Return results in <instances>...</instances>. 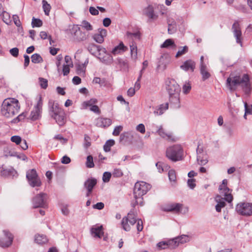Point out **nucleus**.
Wrapping results in <instances>:
<instances>
[{
	"label": "nucleus",
	"mask_w": 252,
	"mask_h": 252,
	"mask_svg": "<svg viewBox=\"0 0 252 252\" xmlns=\"http://www.w3.org/2000/svg\"><path fill=\"white\" fill-rule=\"evenodd\" d=\"M226 86L231 91L240 87L246 95H250L252 91V85L248 74L231 73L226 80Z\"/></svg>",
	"instance_id": "f257e3e1"
},
{
	"label": "nucleus",
	"mask_w": 252,
	"mask_h": 252,
	"mask_svg": "<svg viewBox=\"0 0 252 252\" xmlns=\"http://www.w3.org/2000/svg\"><path fill=\"white\" fill-rule=\"evenodd\" d=\"M227 184V180L224 179L219 187L220 193L224 195V198H222L219 195L215 198V200L218 203L216 206V210L218 212H220L221 209L225 206V200L229 203L231 202L233 200V197L231 194L232 190L228 188Z\"/></svg>",
	"instance_id": "f03ea898"
},
{
	"label": "nucleus",
	"mask_w": 252,
	"mask_h": 252,
	"mask_svg": "<svg viewBox=\"0 0 252 252\" xmlns=\"http://www.w3.org/2000/svg\"><path fill=\"white\" fill-rule=\"evenodd\" d=\"M166 89L169 94V100L175 108L180 107L179 95L181 91L179 85L173 79H168L166 81Z\"/></svg>",
	"instance_id": "7ed1b4c3"
},
{
	"label": "nucleus",
	"mask_w": 252,
	"mask_h": 252,
	"mask_svg": "<svg viewBox=\"0 0 252 252\" xmlns=\"http://www.w3.org/2000/svg\"><path fill=\"white\" fill-rule=\"evenodd\" d=\"M151 188V186L150 184L143 181H139L135 183L133 189L135 202L132 203L133 207H135L137 205H143V196L147 193Z\"/></svg>",
	"instance_id": "20e7f679"
},
{
	"label": "nucleus",
	"mask_w": 252,
	"mask_h": 252,
	"mask_svg": "<svg viewBox=\"0 0 252 252\" xmlns=\"http://www.w3.org/2000/svg\"><path fill=\"white\" fill-rule=\"evenodd\" d=\"M20 109L18 100L13 98L5 99L1 105V112L6 118H10L16 115Z\"/></svg>",
	"instance_id": "39448f33"
},
{
	"label": "nucleus",
	"mask_w": 252,
	"mask_h": 252,
	"mask_svg": "<svg viewBox=\"0 0 252 252\" xmlns=\"http://www.w3.org/2000/svg\"><path fill=\"white\" fill-rule=\"evenodd\" d=\"M48 105L50 116L56 120L59 126L63 125L65 122V114L64 111L59 107L58 103L53 100H50Z\"/></svg>",
	"instance_id": "423d86ee"
},
{
	"label": "nucleus",
	"mask_w": 252,
	"mask_h": 252,
	"mask_svg": "<svg viewBox=\"0 0 252 252\" xmlns=\"http://www.w3.org/2000/svg\"><path fill=\"white\" fill-rule=\"evenodd\" d=\"M137 213L134 210H131L127 214V217L124 218L122 220V225L124 230L129 231L130 226L133 225L137 222V229L138 231H141L143 228V221L141 220L136 219Z\"/></svg>",
	"instance_id": "0eeeda50"
},
{
	"label": "nucleus",
	"mask_w": 252,
	"mask_h": 252,
	"mask_svg": "<svg viewBox=\"0 0 252 252\" xmlns=\"http://www.w3.org/2000/svg\"><path fill=\"white\" fill-rule=\"evenodd\" d=\"M190 239V237L189 236L183 235L173 239L162 241L157 244V247L159 251L167 248L174 249L178 247L180 244H184L189 242Z\"/></svg>",
	"instance_id": "6e6552de"
},
{
	"label": "nucleus",
	"mask_w": 252,
	"mask_h": 252,
	"mask_svg": "<svg viewBox=\"0 0 252 252\" xmlns=\"http://www.w3.org/2000/svg\"><path fill=\"white\" fill-rule=\"evenodd\" d=\"M166 156L173 161L181 160L183 157V150L180 145H175L168 147L166 151Z\"/></svg>",
	"instance_id": "1a4fd4ad"
},
{
	"label": "nucleus",
	"mask_w": 252,
	"mask_h": 252,
	"mask_svg": "<svg viewBox=\"0 0 252 252\" xmlns=\"http://www.w3.org/2000/svg\"><path fill=\"white\" fill-rule=\"evenodd\" d=\"M48 196L46 193H40L32 198V203L34 208H43L48 207Z\"/></svg>",
	"instance_id": "9d476101"
},
{
	"label": "nucleus",
	"mask_w": 252,
	"mask_h": 252,
	"mask_svg": "<svg viewBox=\"0 0 252 252\" xmlns=\"http://www.w3.org/2000/svg\"><path fill=\"white\" fill-rule=\"evenodd\" d=\"M26 177L30 185L32 187L41 186V182L35 169L28 170L27 172Z\"/></svg>",
	"instance_id": "9b49d317"
},
{
	"label": "nucleus",
	"mask_w": 252,
	"mask_h": 252,
	"mask_svg": "<svg viewBox=\"0 0 252 252\" xmlns=\"http://www.w3.org/2000/svg\"><path fill=\"white\" fill-rule=\"evenodd\" d=\"M237 212L242 216H250L252 215V203H240L236 207Z\"/></svg>",
	"instance_id": "f8f14e48"
},
{
	"label": "nucleus",
	"mask_w": 252,
	"mask_h": 252,
	"mask_svg": "<svg viewBox=\"0 0 252 252\" xmlns=\"http://www.w3.org/2000/svg\"><path fill=\"white\" fill-rule=\"evenodd\" d=\"M4 236L0 238V247L7 248L11 245L13 240V235L7 230H3Z\"/></svg>",
	"instance_id": "ddd939ff"
},
{
	"label": "nucleus",
	"mask_w": 252,
	"mask_h": 252,
	"mask_svg": "<svg viewBox=\"0 0 252 252\" xmlns=\"http://www.w3.org/2000/svg\"><path fill=\"white\" fill-rule=\"evenodd\" d=\"M43 102L42 97H39L36 105L31 112L30 118L32 121H35L41 117Z\"/></svg>",
	"instance_id": "4468645a"
},
{
	"label": "nucleus",
	"mask_w": 252,
	"mask_h": 252,
	"mask_svg": "<svg viewBox=\"0 0 252 252\" xmlns=\"http://www.w3.org/2000/svg\"><path fill=\"white\" fill-rule=\"evenodd\" d=\"M91 233L94 238H101L104 234L103 226L98 224L93 225L91 229Z\"/></svg>",
	"instance_id": "2eb2a0df"
},
{
	"label": "nucleus",
	"mask_w": 252,
	"mask_h": 252,
	"mask_svg": "<svg viewBox=\"0 0 252 252\" xmlns=\"http://www.w3.org/2000/svg\"><path fill=\"white\" fill-rule=\"evenodd\" d=\"M182 205L180 203H170L164 206L162 209L164 211L173 212L178 213L181 212Z\"/></svg>",
	"instance_id": "dca6fc26"
},
{
	"label": "nucleus",
	"mask_w": 252,
	"mask_h": 252,
	"mask_svg": "<svg viewBox=\"0 0 252 252\" xmlns=\"http://www.w3.org/2000/svg\"><path fill=\"white\" fill-rule=\"evenodd\" d=\"M97 57L102 63L108 64L110 63V55L107 53L104 48H101L97 54Z\"/></svg>",
	"instance_id": "f3484780"
},
{
	"label": "nucleus",
	"mask_w": 252,
	"mask_h": 252,
	"mask_svg": "<svg viewBox=\"0 0 252 252\" xmlns=\"http://www.w3.org/2000/svg\"><path fill=\"white\" fill-rule=\"evenodd\" d=\"M157 132L160 137L167 140L171 141H175L176 140L172 133L165 130L161 126L159 127Z\"/></svg>",
	"instance_id": "a211bd4d"
},
{
	"label": "nucleus",
	"mask_w": 252,
	"mask_h": 252,
	"mask_svg": "<svg viewBox=\"0 0 252 252\" xmlns=\"http://www.w3.org/2000/svg\"><path fill=\"white\" fill-rule=\"evenodd\" d=\"M195 63L193 61L189 60L184 62L183 63L180 65V68L186 71H191L193 72L195 68Z\"/></svg>",
	"instance_id": "6ab92c4d"
},
{
	"label": "nucleus",
	"mask_w": 252,
	"mask_h": 252,
	"mask_svg": "<svg viewBox=\"0 0 252 252\" xmlns=\"http://www.w3.org/2000/svg\"><path fill=\"white\" fill-rule=\"evenodd\" d=\"M232 29L234 35L236 38V41L238 43H240L242 45V32L240 27L239 24L238 22L234 23Z\"/></svg>",
	"instance_id": "aec40b11"
},
{
	"label": "nucleus",
	"mask_w": 252,
	"mask_h": 252,
	"mask_svg": "<svg viewBox=\"0 0 252 252\" xmlns=\"http://www.w3.org/2000/svg\"><path fill=\"white\" fill-rule=\"evenodd\" d=\"M107 31L105 29H99L97 32L94 33L93 39L97 43H101L104 41V37L106 36Z\"/></svg>",
	"instance_id": "412c9836"
},
{
	"label": "nucleus",
	"mask_w": 252,
	"mask_h": 252,
	"mask_svg": "<svg viewBox=\"0 0 252 252\" xmlns=\"http://www.w3.org/2000/svg\"><path fill=\"white\" fill-rule=\"evenodd\" d=\"M128 50V48L125 46L122 42L119 44L115 46L111 51V53L114 55H121Z\"/></svg>",
	"instance_id": "4be33fe9"
},
{
	"label": "nucleus",
	"mask_w": 252,
	"mask_h": 252,
	"mask_svg": "<svg viewBox=\"0 0 252 252\" xmlns=\"http://www.w3.org/2000/svg\"><path fill=\"white\" fill-rule=\"evenodd\" d=\"M143 13L150 19L156 20L158 16L154 13V7L152 5H149L143 10Z\"/></svg>",
	"instance_id": "5701e85b"
},
{
	"label": "nucleus",
	"mask_w": 252,
	"mask_h": 252,
	"mask_svg": "<svg viewBox=\"0 0 252 252\" xmlns=\"http://www.w3.org/2000/svg\"><path fill=\"white\" fill-rule=\"evenodd\" d=\"M168 108V103H165L161 104L154 108V113L156 116H159L163 114L165 111Z\"/></svg>",
	"instance_id": "b1692460"
},
{
	"label": "nucleus",
	"mask_w": 252,
	"mask_h": 252,
	"mask_svg": "<svg viewBox=\"0 0 252 252\" xmlns=\"http://www.w3.org/2000/svg\"><path fill=\"white\" fill-rule=\"evenodd\" d=\"M97 184V180L95 178H91L87 180L84 184V187L86 190H92L94 188Z\"/></svg>",
	"instance_id": "393cba45"
},
{
	"label": "nucleus",
	"mask_w": 252,
	"mask_h": 252,
	"mask_svg": "<svg viewBox=\"0 0 252 252\" xmlns=\"http://www.w3.org/2000/svg\"><path fill=\"white\" fill-rule=\"evenodd\" d=\"M129 47L130 49L131 59L135 62L137 59V45L134 42H132V43H129Z\"/></svg>",
	"instance_id": "a878e982"
},
{
	"label": "nucleus",
	"mask_w": 252,
	"mask_h": 252,
	"mask_svg": "<svg viewBox=\"0 0 252 252\" xmlns=\"http://www.w3.org/2000/svg\"><path fill=\"white\" fill-rule=\"evenodd\" d=\"M87 50L88 51L93 55L94 56H97V54L99 51L100 48L99 46L95 45L94 44L92 43L89 44L87 47Z\"/></svg>",
	"instance_id": "bb28decb"
},
{
	"label": "nucleus",
	"mask_w": 252,
	"mask_h": 252,
	"mask_svg": "<svg viewBox=\"0 0 252 252\" xmlns=\"http://www.w3.org/2000/svg\"><path fill=\"white\" fill-rule=\"evenodd\" d=\"M200 73L202 76L203 81L208 79L211 76V74L209 72L207 66L206 64H202L200 66Z\"/></svg>",
	"instance_id": "cd10ccee"
},
{
	"label": "nucleus",
	"mask_w": 252,
	"mask_h": 252,
	"mask_svg": "<svg viewBox=\"0 0 252 252\" xmlns=\"http://www.w3.org/2000/svg\"><path fill=\"white\" fill-rule=\"evenodd\" d=\"M110 120L104 118H98L96 120V125L99 127H106L110 125Z\"/></svg>",
	"instance_id": "c85d7f7f"
},
{
	"label": "nucleus",
	"mask_w": 252,
	"mask_h": 252,
	"mask_svg": "<svg viewBox=\"0 0 252 252\" xmlns=\"http://www.w3.org/2000/svg\"><path fill=\"white\" fill-rule=\"evenodd\" d=\"M48 240L46 236L43 234H36L34 237V241L37 244L42 245L46 243Z\"/></svg>",
	"instance_id": "c756f323"
},
{
	"label": "nucleus",
	"mask_w": 252,
	"mask_h": 252,
	"mask_svg": "<svg viewBox=\"0 0 252 252\" xmlns=\"http://www.w3.org/2000/svg\"><path fill=\"white\" fill-rule=\"evenodd\" d=\"M93 82L95 84H99L101 87H108L109 85L108 80L105 78H100L99 77H94L93 79Z\"/></svg>",
	"instance_id": "7c9ffc66"
},
{
	"label": "nucleus",
	"mask_w": 252,
	"mask_h": 252,
	"mask_svg": "<svg viewBox=\"0 0 252 252\" xmlns=\"http://www.w3.org/2000/svg\"><path fill=\"white\" fill-rule=\"evenodd\" d=\"M119 67L122 70L127 71L129 68L128 62L126 60L122 59H118Z\"/></svg>",
	"instance_id": "2f4dec72"
},
{
	"label": "nucleus",
	"mask_w": 252,
	"mask_h": 252,
	"mask_svg": "<svg viewBox=\"0 0 252 252\" xmlns=\"http://www.w3.org/2000/svg\"><path fill=\"white\" fill-rule=\"evenodd\" d=\"M97 102V100L95 98H92L89 100L84 101L83 103V106L84 108L87 109L88 107H90L94 105Z\"/></svg>",
	"instance_id": "473e14b6"
},
{
	"label": "nucleus",
	"mask_w": 252,
	"mask_h": 252,
	"mask_svg": "<svg viewBox=\"0 0 252 252\" xmlns=\"http://www.w3.org/2000/svg\"><path fill=\"white\" fill-rule=\"evenodd\" d=\"M170 46H175L174 41L172 39H167L161 45L160 47L161 48H167Z\"/></svg>",
	"instance_id": "72a5a7b5"
},
{
	"label": "nucleus",
	"mask_w": 252,
	"mask_h": 252,
	"mask_svg": "<svg viewBox=\"0 0 252 252\" xmlns=\"http://www.w3.org/2000/svg\"><path fill=\"white\" fill-rule=\"evenodd\" d=\"M76 71L77 74L80 76H84L85 74L86 67L82 64H78L76 67Z\"/></svg>",
	"instance_id": "f704fd0d"
},
{
	"label": "nucleus",
	"mask_w": 252,
	"mask_h": 252,
	"mask_svg": "<svg viewBox=\"0 0 252 252\" xmlns=\"http://www.w3.org/2000/svg\"><path fill=\"white\" fill-rule=\"evenodd\" d=\"M43 9L46 15H49L51 7L46 0H42Z\"/></svg>",
	"instance_id": "c9c22d12"
},
{
	"label": "nucleus",
	"mask_w": 252,
	"mask_h": 252,
	"mask_svg": "<svg viewBox=\"0 0 252 252\" xmlns=\"http://www.w3.org/2000/svg\"><path fill=\"white\" fill-rule=\"evenodd\" d=\"M198 163L200 165H205L208 162V159L206 155L203 157L201 155H198L197 158Z\"/></svg>",
	"instance_id": "e433bc0d"
},
{
	"label": "nucleus",
	"mask_w": 252,
	"mask_h": 252,
	"mask_svg": "<svg viewBox=\"0 0 252 252\" xmlns=\"http://www.w3.org/2000/svg\"><path fill=\"white\" fill-rule=\"evenodd\" d=\"M32 62L33 63H37L42 62L43 59L42 57L38 54H34L32 56Z\"/></svg>",
	"instance_id": "4c0bfd02"
},
{
	"label": "nucleus",
	"mask_w": 252,
	"mask_h": 252,
	"mask_svg": "<svg viewBox=\"0 0 252 252\" xmlns=\"http://www.w3.org/2000/svg\"><path fill=\"white\" fill-rule=\"evenodd\" d=\"M167 23L168 24V32L170 34L173 33L175 31V27L174 26L175 24V21H171L170 19H168Z\"/></svg>",
	"instance_id": "58836bf2"
},
{
	"label": "nucleus",
	"mask_w": 252,
	"mask_h": 252,
	"mask_svg": "<svg viewBox=\"0 0 252 252\" xmlns=\"http://www.w3.org/2000/svg\"><path fill=\"white\" fill-rule=\"evenodd\" d=\"M1 16L2 17V20L4 23L8 24L11 22L10 16L8 12L4 10L3 12L1 14Z\"/></svg>",
	"instance_id": "ea45409f"
},
{
	"label": "nucleus",
	"mask_w": 252,
	"mask_h": 252,
	"mask_svg": "<svg viewBox=\"0 0 252 252\" xmlns=\"http://www.w3.org/2000/svg\"><path fill=\"white\" fill-rule=\"evenodd\" d=\"M140 33L139 32H136L131 33L130 32H127V37L129 39H132V40L134 39H140Z\"/></svg>",
	"instance_id": "a19ab883"
},
{
	"label": "nucleus",
	"mask_w": 252,
	"mask_h": 252,
	"mask_svg": "<svg viewBox=\"0 0 252 252\" xmlns=\"http://www.w3.org/2000/svg\"><path fill=\"white\" fill-rule=\"evenodd\" d=\"M42 21L39 19H36L33 18L32 20V27H40L42 25Z\"/></svg>",
	"instance_id": "79ce46f5"
},
{
	"label": "nucleus",
	"mask_w": 252,
	"mask_h": 252,
	"mask_svg": "<svg viewBox=\"0 0 252 252\" xmlns=\"http://www.w3.org/2000/svg\"><path fill=\"white\" fill-rule=\"evenodd\" d=\"M156 166L158 169V171L160 173L164 172V170L168 169V166L166 164H163L161 162H158L156 164Z\"/></svg>",
	"instance_id": "37998d69"
},
{
	"label": "nucleus",
	"mask_w": 252,
	"mask_h": 252,
	"mask_svg": "<svg viewBox=\"0 0 252 252\" xmlns=\"http://www.w3.org/2000/svg\"><path fill=\"white\" fill-rule=\"evenodd\" d=\"M168 177L170 181L175 182L176 180V174L175 171L174 170H170L168 172Z\"/></svg>",
	"instance_id": "c03bdc74"
},
{
	"label": "nucleus",
	"mask_w": 252,
	"mask_h": 252,
	"mask_svg": "<svg viewBox=\"0 0 252 252\" xmlns=\"http://www.w3.org/2000/svg\"><path fill=\"white\" fill-rule=\"evenodd\" d=\"M86 166L88 168H92L94 166V163L93 162V158L92 156L90 155L87 157Z\"/></svg>",
	"instance_id": "a18cd8bd"
},
{
	"label": "nucleus",
	"mask_w": 252,
	"mask_h": 252,
	"mask_svg": "<svg viewBox=\"0 0 252 252\" xmlns=\"http://www.w3.org/2000/svg\"><path fill=\"white\" fill-rule=\"evenodd\" d=\"M76 35L77 38L79 41H84L87 39V36L84 32H76Z\"/></svg>",
	"instance_id": "49530a36"
},
{
	"label": "nucleus",
	"mask_w": 252,
	"mask_h": 252,
	"mask_svg": "<svg viewBox=\"0 0 252 252\" xmlns=\"http://www.w3.org/2000/svg\"><path fill=\"white\" fill-rule=\"evenodd\" d=\"M188 47L187 46H184L181 50L178 51L175 57L176 58H178L180 57L185 54L186 53L188 52Z\"/></svg>",
	"instance_id": "de8ad7c7"
},
{
	"label": "nucleus",
	"mask_w": 252,
	"mask_h": 252,
	"mask_svg": "<svg viewBox=\"0 0 252 252\" xmlns=\"http://www.w3.org/2000/svg\"><path fill=\"white\" fill-rule=\"evenodd\" d=\"M39 81L40 87L43 89H46L48 86L47 80L40 77L39 78Z\"/></svg>",
	"instance_id": "09e8293b"
},
{
	"label": "nucleus",
	"mask_w": 252,
	"mask_h": 252,
	"mask_svg": "<svg viewBox=\"0 0 252 252\" xmlns=\"http://www.w3.org/2000/svg\"><path fill=\"white\" fill-rule=\"evenodd\" d=\"M191 90V84L189 82H186L183 87V91L184 94H188Z\"/></svg>",
	"instance_id": "8fccbe9b"
},
{
	"label": "nucleus",
	"mask_w": 252,
	"mask_h": 252,
	"mask_svg": "<svg viewBox=\"0 0 252 252\" xmlns=\"http://www.w3.org/2000/svg\"><path fill=\"white\" fill-rule=\"evenodd\" d=\"M82 26L87 31H91L93 30L92 26L87 21H83L82 22Z\"/></svg>",
	"instance_id": "3c124183"
},
{
	"label": "nucleus",
	"mask_w": 252,
	"mask_h": 252,
	"mask_svg": "<svg viewBox=\"0 0 252 252\" xmlns=\"http://www.w3.org/2000/svg\"><path fill=\"white\" fill-rule=\"evenodd\" d=\"M22 139L19 136H13L11 137V141L12 142L16 143L17 145H19L21 143Z\"/></svg>",
	"instance_id": "603ef678"
},
{
	"label": "nucleus",
	"mask_w": 252,
	"mask_h": 252,
	"mask_svg": "<svg viewBox=\"0 0 252 252\" xmlns=\"http://www.w3.org/2000/svg\"><path fill=\"white\" fill-rule=\"evenodd\" d=\"M245 115L247 114H252V105H248L247 102H245Z\"/></svg>",
	"instance_id": "864d4df0"
},
{
	"label": "nucleus",
	"mask_w": 252,
	"mask_h": 252,
	"mask_svg": "<svg viewBox=\"0 0 252 252\" xmlns=\"http://www.w3.org/2000/svg\"><path fill=\"white\" fill-rule=\"evenodd\" d=\"M123 127L121 126H117L115 128L113 132V135L114 136H118L120 132L123 130Z\"/></svg>",
	"instance_id": "5fc2aeb1"
},
{
	"label": "nucleus",
	"mask_w": 252,
	"mask_h": 252,
	"mask_svg": "<svg viewBox=\"0 0 252 252\" xmlns=\"http://www.w3.org/2000/svg\"><path fill=\"white\" fill-rule=\"evenodd\" d=\"M102 180L104 183L108 182L110 180V172H104L103 175Z\"/></svg>",
	"instance_id": "6e6d98bb"
},
{
	"label": "nucleus",
	"mask_w": 252,
	"mask_h": 252,
	"mask_svg": "<svg viewBox=\"0 0 252 252\" xmlns=\"http://www.w3.org/2000/svg\"><path fill=\"white\" fill-rule=\"evenodd\" d=\"M70 64H64L63 68V72L64 76L67 75L70 72Z\"/></svg>",
	"instance_id": "4d7b16f0"
},
{
	"label": "nucleus",
	"mask_w": 252,
	"mask_h": 252,
	"mask_svg": "<svg viewBox=\"0 0 252 252\" xmlns=\"http://www.w3.org/2000/svg\"><path fill=\"white\" fill-rule=\"evenodd\" d=\"M136 130L140 132V133L144 134L145 132V127L143 124H139L136 126Z\"/></svg>",
	"instance_id": "13d9d810"
},
{
	"label": "nucleus",
	"mask_w": 252,
	"mask_h": 252,
	"mask_svg": "<svg viewBox=\"0 0 252 252\" xmlns=\"http://www.w3.org/2000/svg\"><path fill=\"white\" fill-rule=\"evenodd\" d=\"M104 204L102 202H98L93 205V208L94 209L102 210L104 208Z\"/></svg>",
	"instance_id": "bf43d9fd"
},
{
	"label": "nucleus",
	"mask_w": 252,
	"mask_h": 252,
	"mask_svg": "<svg viewBox=\"0 0 252 252\" xmlns=\"http://www.w3.org/2000/svg\"><path fill=\"white\" fill-rule=\"evenodd\" d=\"M13 20L15 23V24L17 27H20L21 26V22L19 20V17L17 15H13Z\"/></svg>",
	"instance_id": "052dcab7"
},
{
	"label": "nucleus",
	"mask_w": 252,
	"mask_h": 252,
	"mask_svg": "<svg viewBox=\"0 0 252 252\" xmlns=\"http://www.w3.org/2000/svg\"><path fill=\"white\" fill-rule=\"evenodd\" d=\"M10 54L14 57H17L19 54V49L15 47L10 50Z\"/></svg>",
	"instance_id": "680f3d73"
},
{
	"label": "nucleus",
	"mask_w": 252,
	"mask_h": 252,
	"mask_svg": "<svg viewBox=\"0 0 252 252\" xmlns=\"http://www.w3.org/2000/svg\"><path fill=\"white\" fill-rule=\"evenodd\" d=\"M188 185L190 188L193 189L196 186L195 180L193 179H189L188 181Z\"/></svg>",
	"instance_id": "e2e57ef3"
},
{
	"label": "nucleus",
	"mask_w": 252,
	"mask_h": 252,
	"mask_svg": "<svg viewBox=\"0 0 252 252\" xmlns=\"http://www.w3.org/2000/svg\"><path fill=\"white\" fill-rule=\"evenodd\" d=\"M89 11L90 12V13L93 15H97L98 14V9L96 8H95V7H90V8H89Z\"/></svg>",
	"instance_id": "0e129e2a"
},
{
	"label": "nucleus",
	"mask_w": 252,
	"mask_h": 252,
	"mask_svg": "<svg viewBox=\"0 0 252 252\" xmlns=\"http://www.w3.org/2000/svg\"><path fill=\"white\" fill-rule=\"evenodd\" d=\"M104 150L105 152L110 151V139L108 140L103 146Z\"/></svg>",
	"instance_id": "69168bd1"
},
{
	"label": "nucleus",
	"mask_w": 252,
	"mask_h": 252,
	"mask_svg": "<svg viewBox=\"0 0 252 252\" xmlns=\"http://www.w3.org/2000/svg\"><path fill=\"white\" fill-rule=\"evenodd\" d=\"M141 74L140 75V76H139L138 78L137 79V81L135 82V83L134 84V88L136 91L138 90L140 88L141 85H140V80H141Z\"/></svg>",
	"instance_id": "338daca9"
},
{
	"label": "nucleus",
	"mask_w": 252,
	"mask_h": 252,
	"mask_svg": "<svg viewBox=\"0 0 252 252\" xmlns=\"http://www.w3.org/2000/svg\"><path fill=\"white\" fill-rule=\"evenodd\" d=\"M136 91L134 88H129L127 92V95L129 97L133 96L135 94Z\"/></svg>",
	"instance_id": "774afa93"
}]
</instances>
